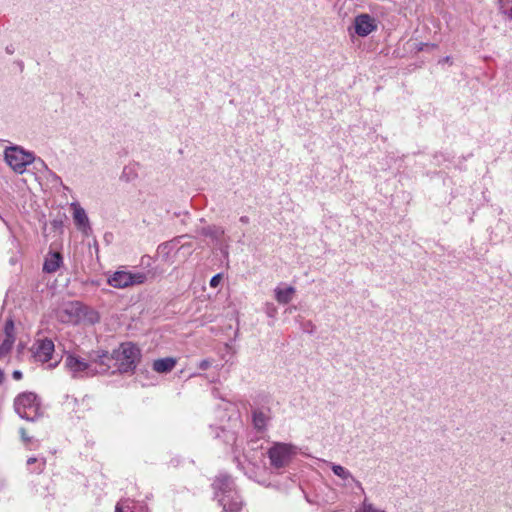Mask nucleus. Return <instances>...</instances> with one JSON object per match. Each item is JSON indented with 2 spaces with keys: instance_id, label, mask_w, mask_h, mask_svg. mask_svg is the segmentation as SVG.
I'll list each match as a JSON object with an SVG mask.
<instances>
[{
  "instance_id": "nucleus-18",
  "label": "nucleus",
  "mask_w": 512,
  "mask_h": 512,
  "mask_svg": "<svg viewBox=\"0 0 512 512\" xmlns=\"http://www.w3.org/2000/svg\"><path fill=\"white\" fill-rule=\"evenodd\" d=\"M269 415L262 410L253 411V424L258 430H263L267 426Z\"/></svg>"
},
{
  "instance_id": "nucleus-11",
  "label": "nucleus",
  "mask_w": 512,
  "mask_h": 512,
  "mask_svg": "<svg viewBox=\"0 0 512 512\" xmlns=\"http://www.w3.org/2000/svg\"><path fill=\"white\" fill-rule=\"evenodd\" d=\"M213 487L218 500L222 495H227L228 493L235 491L232 478L226 474H220L217 476L213 482Z\"/></svg>"
},
{
  "instance_id": "nucleus-2",
  "label": "nucleus",
  "mask_w": 512,
  "mask_h": 512,
  "mask_svg": "<svg viewBox=\"0 0 512 512\" xmlns=\"http://www.w3.org/2000/svg\"><path fill=\"white\" fill-rule=\"evenodd\" d=\"M15 412L27 421H35L41 415L40 402L36 394L24 392L14 400Z\"/></svg>"
},
{
  "instance_id": "nucleus-3",
  "label": "nucleus",
  "mask_w": 512,
  "mask_h": 512,
  "mask_svg": "<svg viewBox=\"0 0 512 512\" xmlns=\"http://www.w3.org/2000/svg\"><path fill=\"white\" fill-rule=\"evenodd\" d=\"M4 159L8 166L16 173L23 174L26 167L33 163L35 156L20 146H10L4 151Z\"/></svg>"
},
{
  "instance_id": "nucleus-20",
  "label": "nucleus",
  "mask_w": 512,
  "mask_h": 512,
  "mask_svg": "<svg viewBox=\"0 0 512 512\" xmlns=\"http://www.w3.org/2000/svg\"><path fill=\"white\" fill-rule=\"evenodd\" d=\"M358 512H386V511L378 509L372 503H369L366 500H364L361 507L359 508Z\"/></svg>"
},
{
  "instance_id": "nucleus-24",
  "label": "nucleus",
  "mask_w": 512,
  "mask_h": 512,
  "mask_svg": "<svg viewBox=\"0 0 512 512\" xmlns=\"http://www.w3.org/2000/svg\"><path fill=\"white\" fill-rule=\"evenodd\" d=\"M211 364H212V362L210 360L204 359V360L200 361L198 367L202 370H206L211 366Z\"/></svg>"
},
{
  "instance_id": "nucleus-26",
  "label": "nucleus",
  "mask_w": 512,
  "mask_h": 512,
  "mask_svg": "<svg viewBox=\"0 0 512 512\" xmlns=\"http://www.w3.org/2000/svg\"><path fill=\"white\" fill-rule=\"evenodd\" d=\"M20 434L23 441L28 442L30 440V438L26 435V431L24 428L20 429Z\"/></svg>"
},
{
  "instance_id": "nucleus-30",
  "label": "nucleus",
  "mask_w": 512,
  "mask_h": 512,
  "mask_svg": "<svg viewBox=\"0 0 512 512\" xmlns=\"http://www.w3.org/2000/svg\"><path fill=\"white\" fill-rule=\"evenodd\" d=\"M3 379H4V373L0 369V383H2Z\"/></svg>"
},
{
  "instance_id": "nucleus-35",
  "label": "nucleus",
  "mask_w": 512,
  "mask_h": 512,
  "mask_svg": "<svg viewBox=\"0 0 512 512\" xmlns=\"http://www.w3.org/2000/svg\"><path fill=\"white\" fill-rule=\"evenodd\" d=\"M76 304H77V303H75V305H76ZM69 306H71V308H73V307H74V303H70V304H69Z\"/></svg>"
},
{
  "instance_id": "nucleus-25",
  "label": "nucleus",
  "mask_w": 512,
  "mask_h": 512,
  "mask_svg": "<svg viewBox=\"0 0 512 512\" xmlns=\"http://www.w3.org/2000/svg\"><path fill=\"white\" fill-rule=\"evenodd\" d=\"M504 14L508 16L510 20H512V1L510 6L506 7L505 9H500Z\"/></svg>"
},
{
  "instance_id": "nucleus-1",
  "label": "nucleus",
  "mask_w": 512,
  "mask_h": 512,
  "mask_svg": "<svg viewBox=\"0 0 512 512\" xmlns=\"http://www.w3.org/2000/svg\"><path fill=\"white\" fill-rule=\"evenodd\" d=\"M113 355L115 370L112 373L115 371L133 373L142 356L140 348L132 342L122 343L118 349L113 351Z\"/></svg>"
},
{
  "instance_id": "nucleus-15",
  "label": "nucleus",
  "mask_w": 512,
  "mask_h": 512,
  "mask_svg": "<svg viewBox=\"0 0 512 512\" xmlns=\"http://www.w3.org/2000/svg\"><path fill=\"white\" fill-rule=\"evenodd\" d=\"M274 293L275 299L279 304H288L295 294V288L292 286H288L286 288L277 286Z\"/></svg>"
},
{
  "instance_id": "nucleus-16",
  "label": "nucleus",
  "mask_w": 512,
  "mask_h": 512,
  "mask_svg": "<svg viewBox=\"0 0 512 512\" xmlns=\"http://www.w3.org/2000/svg\"><path fill=\"white\" fill-rule=\"evenodd\" d=\"M176 365V359L172 357L157 359L153 362V370L157 373L170 372Z\"/></svg>"
},
{
  "instance_id": "nucleus-29",
  "label": "nucleus",
  "mask_w": 512,
  "mask_h": 512,
  "mask_svg": "<svg viewBox=\"0 0 512 512\" xmlns=\"http://www.w3.org/2000/svg\"><path fill=\"white\" fill-rule=\"evenodd\" d=\"M36 462H37V459H36V458H34V457H31V458H29V459L27 460V464H28V465H31V464L36 463Z\"/></svg>"
},
{
  "instance_id": "nucleus-12",
  "label": "nucleus",
  "mask_w": 512,
  "mask_h": 512,
  "mask_svg": "<svg viewBox=\"0 0 512 512\" xmlns=\"http://www.w3.org/2000/svg\"><path fill=\"white\" fill-rule=\"evenodd\" d=\"M225 512H238L242 508V499L236 491L222 495L218 500Z\"/></svg>"
},
{
  "instance_id": "nucleus-22",
  "label": "nucleus",
  "mask_w": 512,
  "mask_h": 512,
  "mask_svg": "<svg viewBox=\"0 0 512 512\" xmlns=\"http://www.w3.org/2000/svg\"><path fill=\"white\" fill-rule=\"evenodd\" d=\"M266 313L269 317H274L277 313V309L272 303H268L266 305Z\"/></svg>"
},
{
  "instance_id": "nucleus-17",
  "label": "nucleus",
  "mask_w": 512,
  "mask_h": 512,
  "mask_svg": "<svg viewBox=\"0 0 512 512\" xmlns=\"http://www.w3.org/2000/svg\"><path fill=\"white\" fill-rule=\"evenodd\" d=\"M200 233L206 237H210L215 241H219L224 235V229L219 226H207L200 230Z\"/></svg>"
},
{
  "instance_id": "nucleus-8",
  "label": "nucleus",
  "mask_w": 512,
  "mask_h": 512,
  "mask_svg": "<svg viewBox=\"0 0 512 512\" xmlns=\"http://www.w3.org/2000/svg\"><path fill=\"white\" fill-rule=\"evenodd\" d=\"M65 366L72 373L73 377L82 376L83 374L89 376L93 375L91 360L85 361L80 357L68 355L65 360Z\"/></svg>"
},
{
  "instance_id": "nucleus-4",
  "label": "nucleus",
  "mask_w": 512,
  "mask_h": 512,
  "mask_svg": "<svg viewBox=\"0 0 512 512\" xmlns=\"http://www.w3.org/2000/svg\"><path fill=\"white\" fill-rule=\"evenodd\" d=\"M296 454L297 447L288 443H275L268 450L271 466L276 469L289 465Z\"/></svg>"
},
{
  "instance_id": "nucleus-10",
  "label": "nucleus",
  "mask_w": 512,
  "mask_h": 512,
  "mask_svg": "<svg viewBox=\"0 0 512 512\" xmlns=\"http://www.w3.org/2000/svg\"><path fill=\"white\" fill-rule=\"evenodd\" d=\"M71 207L73 209V219L77 229L88 236L91 232V226L85 210L78 203H72Z\"/></svg>"
},
{
  "instance_id": "nucleus-21",
  "label": "nucleus",
  "mask_w": 512,
  "mask_h": 512,
  "mask_svg": "<svg viewBox=\"0 0 512 512\" xmlns=\"http://www.w3.org/2000/svg\"><path fill=\"white\" fill-rule=\"evenodd\" d=\"M5 337L15 336L14 335V323L12 320H8L4 326Z\"/></svg>"
},
{
  "instance_id": "nucleus-9",
  "label": "nucleus",
  "mask_w": 512,
  "mask_h": 512,
  "mask_svg": "<svg viewBox=\"0 0 512 512\" xmlns=\"http://www.w3.org/2000/svg\"><path fill=\"white\" fill-rule=\"evenodd\" d=\"M355 33L360 37H365L376 30L377 24L369 14H360L354 20Z\"/></svg>"
},
{
  "instance_id": "nucleus-32",
  "label": "nucleus",
  "mask_w": 512,
  "mask_h": 512,
  "mask_svg": "<svg viewBox=\"0 0 512 512\" xmlns=\"http://www.w3.org/2000/svg\"><path fill=\"white\" fill-rule=\"evenodd\" d=\"M115 512H124V511H123V509L119 505H117L116 509H115Z\"/></svg>"
},
{
  "instance_id": "nucleus-13",
  "label": "nucleus",
  "mask_w": 512,
  "mask_h": 512,
  "mask_svg": "<svg viewBox=\"0 0 512 512\" xmlns=\"http://www.w3.org/2000/svg\"><path fill=\"white\" fill-rule=\"evenodd\" d=\"M330 467H331V470L333 471V473L338 476L339 478H341L343 481L345 482H353L355 483V485L362 489V484L357 480L355 479V477L352 475V473L346 469L345 467L339 465V464H335V463H330Z\"/></svg>"
},
{
  "instance_id": "nucleus-33",
  "label": "nucleus",
  "mask_w": 512,
  "mask_h": 512,
  "mask_svg": "<svg viewBox=\"0 0 512 512\" xmlns=\"http://www.w3.org/2000/svg\"><path fill=\"white\" fill-rule=\"evenodd\" d=\"M93 314H94V318H92V320H94V321H98V319H99L98 314H97V313H93Z\"/></svg>"
},
{
  "instance_id": "nucleus-31",
  "label": "nucleus",
  "mask_w": 512,
  "mask_h": 512,
  "mask_svg": "<svg viewBox=\"0 0 512 512\" xmlns=\"http://www.w3.org/2000/svg\"><path fill=\"white\" fill-rule=\"evenodd\" d=\"M45 465V461H42L39 465V472L42 471L43 467Z\"/></svg>"
},
{
  "instance_id": "nucleus-27",
  "label": "nucleus",
  "mask_w": 512,
  "mask_h": 512,
  "mask_svg": "<svg viewBox=\"0 0 512 512\" xmlns=\"http://www.w3.org/2000/svg\"><path fill=\"white\" fill-rule=\"evenodd\" d=\"M13 378H14L15 380H20V379L22 378V372H21V371H19V370H15V371L13 372Z\"/></svg>"
},
{
  "instance_id": "nucleus-5",
  "label": "nucleus",
  "mask_w": 512,
  "mask_h": 512,
  "mask_svg": "<svg viewBox=\"0 0 512 512\" xmlns=\"http://www.w3.org/2000/svg\"><path fill=\"white\" fill-rule=\"evenodd\" d=\"M146 280L144 273H131L129 271H116L107 280L108 284L117 289L142 284Z\"/></svg>"
},
{
  "instance_id": "nucleus-7",
  "label": "nucleus",
  "mask_w": 512,
  "mask_h": 512,
  "mask_svg": "<svg viewBox=\"0 0 512 512\" xmlns=\"http://www.w3.org/2000/svg\"><path fill=\"white\" fill-rule=\"evenodd\" d=\"M54 343L51 339H39L31 347L32 356L37 362L47 363L52 359Z\"/></svg>"
},
{
  "instance_id": "nucleus-23",
  "label": "nucleus",
  "mask_w": 512,
  "mask_h": 512,
  "mask_svg": "<svg viewBox=\"0 0 512 512\" xmlns=\"http://www.w3.org/2000/svg\"><path fill=\"white\" fill-rule=\"evenodd\" d=\"M220 281H221V275L220 274L214 275L210 280V286L213 288H216L219 285Z\"/></svg>"
},
{
  "instance_id": "nucleus-6",
  "label": "nucleus",
  "mask_w": 512,
  "mask_h": 512,
  "mask_svg": "<svg viewBox=\"0 0 512 512\" xmlns=\"http://www.w3.org/2000/svg\"><path fill=\"white\" fill-rule=\"evenodd\" d=\"M93 375L97 373H107L111 369L115 370V360L113 352L109 354L107 351H95L89 354Z\"/></svg>"
},
{
  "instance_id": "nucleus-19",
  "label": "nucleus",
  "mask_w": 512,
  "mask_h": 512,
  "mask_svg": "<svg viewBox=\"0 0 512 512\" xmlns=\"http://www.w3.org/2000/svg\"><path fill=\"white\" fill-rule=\"evenodd\" d=\"M15 342V336L4 337L0 344V358L6 356Z\"/></svg>"
},
{
  "instance_id": "nucleus-28",
  "label": "nucleus",
  "mask_w": 512,
  "mask_h": 512,
  "mask_svg": "<svg viewBox=\"0 0 512 512\" xmlns=\"http://www.w3.org/2000/svg\"><path fill=\"white\" fill-rule=\"evenodd\" d=\"M239 220L243 224H248L249 223V217L248 216H241Z\"/></svg>"
},
{
  "instance_id": "nucleus-34",
  "label": "nucleus",
  "mask_w": 512,
  "mask_h": 512,
  "mask_svg": "<svg viewBox=\"0 0 512 512\" xmlns=\"http://www.w3.org/2000/svg\"><path fill=\"white\" fill-rule=\"evenodd\" d=\"M308 325L311 326V330L310 332H312L313 328H314V325L312 324V322H308Z\"/></svg>"
},
{
  "instance_id": "nucleus-14",
  "label": "nucleus",
  "mask_w": 512,
  "mask_h": 512,
  "mask_svg": "<svg viewBox=\"0 0 512 512\" xmlns=\"http://www.w3.org/2000/svg\"><path fill=\"white\" fill-rule=\"evenodd\" d=\"M62 264V256L59 252L50 253L43 264V271L46 273L56 272Z\"/></svg>"
}]
</instances>
